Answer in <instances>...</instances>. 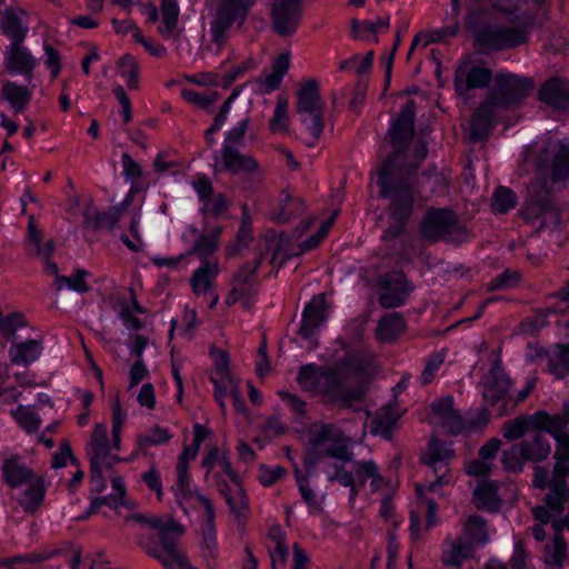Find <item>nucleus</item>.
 Masks as SVG:
<instances>
[{
  "label": "nucleus",
  "mask_w": 569,
  "mask_h": 569,
  "mask_svg": "<svg viewBox=\"0 0 569 569\" xmlns=\"http://www.w3.org/2000/svg\"><path fill=\"white\" fill-rule=\"evenodd\" d=\"M28 488L23 491L20 506L27 512H33L42 503L46 495L44 479L42 476H37L31 481L27 482Z\"/></svg>",
  "instance_id": "nucleus-38"
},
{
  "label": "nucleus",
  "mask_w": 569,
  "mask_h": 569,
  "mask_svg": "<svg viewBox=\"0 0 569 569\" xmlns=\"http://www.w3.org/2000/svg\"><path fill=\"white\" fill-rule=\"evenodd\" d=\"M130 202L131 198L128 196L121 203L110 207L107 211L102 212L98 211L92 203H89L83 211V226L94 231L102 228L112 230Z\"/></svg>",
  "instance_id": "nucleus-18"
},
{
  "label": "nucleus",
  "mask_w": 569,
  "mask_h": 569,
  "mask_svg": "<svg viewBox=\"0 0 569 569\" xmlns=\"http://www.w3.org/2000/svg\"><path fill=\"white\" fill-rule=\"evenodd\" d=\"M43 351L41 339H27L21 342H12L9 348V359L12 365L29 366L37 361Z\"/></svg>",
  "instance_id": "nucleus-28"
},
{
  "label": "nucleus",
  "mask_w": 569,
  "mask_h": 569,
  "mask_svg": "<svg viewBox=\"0 0 569 569\" xmlns=\"http://www.w3.org/2000/svg\"><path fill=\"white\" fill-rule=\"evenodd\" d=\"M526 420L529 427V430L533 432L543 431L553 435L555 432H559L563 429V422L560 418L556 416H550L548 412L540 410L533 415H526Z\"/></svg>",
  "instance_id": "nucleus-39"
},
{
  "label": "nucleus",
  "mask_w": 569,
  "mask_h": 569,
  "mask_svg": "<svg viewBox=\"0 0 569 569\" xmlns=\"http://www.w3.org/2000/svg\"><path fill=\"white\" fill-rule=\"evenodd\" d=\"M269 250H272L270 262L273 263L280 251V246L276 243L274 238L266 239L264 246L259 247L257 257L253 262L244 263L232 277L231 283L234 287H240L241 289L248 291V296L251 298L256 296L258 291L256 287V273L264 260V252Z\"/></svg>",
  "instance_id": "nucleus-11"
},
{
  "label": "nucleus",
  "mask_w": 569,
  "mask_h": 569,
  "mask_svg": "<svg viewBox=\"0 0 569 569\" xmlns=\"http://www.w3.org/2000/svg\"><path fill=\"white\" fill-rule=\"evenodd\" d=\"M6 70L10 74L20 73L30 80L37 66V60L23 43H10L4 52Z\"/></svg>",
  "instance_id": "nucleus-23"
},
{
  "label": "nucleus",
  "mask_w": 569,
  "mask_h": 569,
  "mask_svg": "<svg viewBox=\"0 0 569 569\" xmlns=\"http://www.w3.org/2000/svg\"><path fill=\"white\" fill-rule=\"evenodd\" d=\"M416 102L409 99L388 129L387 137L393 152L382 162L377 174L381 198L389 200V226L383 231L385 241H393L403 234L413 212L415 194L419 189L415 184L417 169L427 157L428 148L419 139L415 147V164L400 163L406 156L415 134Z\"/></svg>",
  "instance_id": "nucleus-1"
},
{
  "label": "nucleus",
  "mask_w": 569,
  "mask_h": 569,
  "mask_svg": "<svg viewBox=\"0 0 569 569\" xmlns=\"http://www.w3.org/2000/svg\"><path fill=\"white\" fill-rule=\"evenodd\" d=\"M401 413L396 405H387L370 421V430L373 435H380L386 440H391L393 429Z\"/></svg>",
  "instance_id": "nucleus-30"
},
{
  "label": "nucleus",
  "mask_w": 569,
  "mask_h": 569,
  "mask_svg": "<svg viewBox=\"0 0 569 569\" xmlns=\"http://www.w3.org/2000/svg\"><path fill=\"white\" fill-rule=\"evenodd\" d=\"M163 27H159L162 36L170 34L177 27L179 17V7L177 0H161L160 6Z\"/></svg>",
  "instance_id": "nucleus-52"
},
{
  "label": "nucleus",
  "mask_w": 569,
  "mask_h": 569,
  "mask_svg": "<svg viewBox=\"0 0 569 569\" xmlns=\"http://www.w3.org/2000/svg\"><path fill=\"white\" fill-rule=\"evenodd\" d=\"M28 322L22 312H12L8 316L0 318V333L1 336L11 343L17 341V331L20 328L27 327Z\"/></svg>",
  "instance_id": "nucleus-49"
},
{
  "label": "nucleus",
  "mask_w": 569,
  "mask_h": 569,
  "mask_svg": "<svg viewBox=\"0 0 569 569\" xmlns=\"http://www.w3.org/2000/svg\"><path fill=\"white\" fill-rule=\"evenodd\" d=\"M325 455L326 457L335 458L343 462H350L353 457V453L350 451L346 443L345 436L343 439L330 442L328 448L325 449Z\"/></svg>",
  "instance_id": "nucleus-62"
},
{
  "label": "nucleus",
  "mask_w": 569,
  "mask_h": 569,
  "mask_svg": "<svg viewBox=\"0 0 569 569\" xmlns=\"http://www.w3.org/2000/svg\"><path fill=\"white\" fill-rule=\"evenodd\" d=\"M171 438L172 435L167 428L154 425L143 433L137 436V449L132 453V458H136L140 453L147 456L151 446L166 445L171 440Z\"/></svg>",
  "instance_id": "nucleus-33"
},
{
  "label": "nucleus",
  "mask_w": 569,
  "mask_h": 569,
  "mask_svg": "<svg viewBox=\"0 0 569 569\" xmlns=\"http://www.w3.org/2000/svg\"><path fill=\"white\" fill-rule=\"evenodd\" d=\"M302 19L300 0H274L271 7V21L273 31L288 37L293 34Z\"/></svg>",
  "instance_id": "nucleus-10"
},
{
  "label": "nucleus",
  "mask_w": 569,
  "mask_h": 569,
  "mask_svg": "<svg viewBox=\"0 0 569 569\" xmlns=\"http://www.w3.org/2000/svg\"><path fill=\"white\" fill-rule=\"evenodd\" d=\"M305 211L306 204L301 197H292L283 192V197L280 201V210L274 214V220L284 223L302 214Z\"/></svg>",
  "instance_id": "nucleus-40"
},
{
  "label": "nucleus",
  "mask_w": 569,
  "mask_h": 569,
  "mask_svg": "<svg viewBox=\"0 0 569 569\" xmlns=\"http://www.w3.org/2000/svg\"><path fill=\"white\" fill-rule=\"evenodd\" d=\"M482 397L490 406L506 400L511 388V380L505 372L499 361H495L482 380Z\"/></svg>",
  "instance_id": "nucleus-16"
},
{
  "label": "nucleus",
  "mask_w": 569,
  "mask_h": 569,
  "mask_svg": "<svg viewBox=\"0 0 569 569\" xmlns=\"http://www.w3.org/2000/svg\"><path fill=\"white\" fill-rule=\"evenodd\" d=\"M566 204V201L552 194L548 179H536L528 187V194L519 214L529 223L540 220L539 227H543L547 218L558 223Z\"/></svg>",
  "instance_id": "nucleus-3"
},
{
  "label": "nucleus",
  "mask_w": 569,
  "mask_h": 569,
  "mask_svg": "<svg viewBox=\"0 0 569 569\" xmlns=\"http://www.w3.org/2000/svg\"><path fill=\"white\" fill-rule=\"evenodd\" d=\"M118 71L127 81L129 89L136 90L139 88L140 66L137 59L131 54L122 56L118 63Z\"/></svg>",
  "instance_id": "nucleus-47"
},
{
  "label": "nucleus",
  "mask_w": 569,
  "mask_h": 569,
  "mask_svg": "<svg viewBox=\"0 0 569 569\" xmlns=\"http://www.w3.org/2000/svg\"><path fill=\"white\" fill-rule=\"evenodd\" d=\"M472 556V543L465 542L461 538H457V540L451 543L450 550L443 552L442 563L445 566L460 568L462 562Z\"/></svg>",
  "instance_id": "nucleus-42"
},
{
  "label": "nucleus",
  "mask_w": 569,
  "mask_h": 569,
  "mask_svg": "<svg viewBox=\"0 0 569 569\" xmlns=\"http://www.w3.org/2000/svg\"><path fill=\"white\" fill-rule=\"evenodd\" d=\"M463 533L470 540V543L485 545L488 542L486 520L478 515H472L467 519Z\"/></svg>",
  "instance_id": "nucleus-51"
},
{
  "label": "nucleus",
  "mask_w": 569,
  "mask_h": 569,
  "mask_svg": "<svg viewBox=\"0 0 569 569\" xmlns=\"http://www.w3.org/2000/svg\"><path fill=\"white\" fill-rule=\"evenodd\" d=\"M288 99L283 96H279L277 99V104L273 111V116L269 121L270 130L276 132H287L288 131Z\"/></svg>",
  "instance_id": "nucleus-56"
},
{
  "label": "nucleus",
  "mask_w": 569,
  "mask_h": 569,
  "mask_svg": "<svg viewBox=\"0 0 569 569\" xmlns=\"http://www.w3.org/2000/svg\"><path fill=\"white\" fill-rule=\"evenodd\" d=\"M382 292L379 295V303L382 308L392 309L402 306L410 295V288L403 272L388 273L380 282Z\"/></svg>",
  "instance_id": "nucleus-14"
},
{
  "label": "nucleus",
  "mask_w": 569,
  "mask_h": 569,
  "mask_svg": "<svg viewBox=\"0 0 569 569\" xmlns=\"http://www.w3.org/2000/svg\"><path fill=\"white\" fill-rule=\"evenodd\" d=\"M190 232L198 236V238L193 246L187 251V256H196L202 263L208 262L209 257L218 250V243L207 233H200L194 227H190Z\"/></svg>",
  "instance_id": "nucleus-44"
},
{
  "label": "nucleus",
  "mask_w": 569,
  "mask_h": 569,
  "mask_svg": "<svg viewBox=\"0 0 569 569\" xmlns=\"http://www.w3.org/2000/svg\"><path fill=\"white\" fill-rule=\"evenodd\" d=\"M502 437L508 441H516L521 439L527 432L529 427L526 420V415H521L512 420H507L502 425Z\"/></svg>",
  "instance_id": "nucleus-59"
},
{
  "label": "nucleus",
  "mask_w": 569,
  "mask_h": 569,
  "mask_svg": "<svg viewBox=\"0 0 569 569\" xmlns=\"http://www.w3.org/2000/svg\"><path fill=\"white\" fill-rule=\"evenodd\" d=\"M68 460H70L72 465L79 466V461L73 456L69 441L63 440L60 445V450L52 456L51 467L53 469L63 468L67 466Z\"/></svg>",
  "instance_id": "nucleus-63"
},
{
  "label": "nucleus",
  "mask_w": 569,
  "mask_h": 569,
  "mask_svg": "<svg viewBox=\"0 0 569 569\" xmlns=\"http://www.w3.org/2000/svg\"><path fill=\"white\" fill-rule=\"evenodd\" d=\"M289 67L290 56L289 53H282L272 61V72L267 74L263 79H259V81L263 83L268 92L273 91L280 87L282 78L287 73Z\"/></svg>",
  "instance_id": "nucleus-43"
},
{
  "label": "nucleus",
  "mask_w": 569,
  "mask_h": 569,
  "mask_svg": "<svg viewBox=\"0 0 569 569\" xmlns=\"http://www.w3.org/2000/svg\"><path fill=\"white\" fill-rule=\"evenodd\" d=\"M27 12L21 8H7L0 11V30L10 39V43H23L29 27Z\"/></svg>",
  "instance_id": "nucleus-22"
},
{
  "label": "nucleus",
  "mask_w": 569,
  "mask_h": 569,
  "mask_svg": "<svg viewBox=\"0 0 569 569\" xmlns=\"http://www.w3.org/2000/svg\"><path fill=\"white\" fill-rule=\"evenodd\" d=\"M89 276L90 273L87 270L77 269L74 273L69 277H58L53 286L57 291H60L63 287H68L78 293H86L90 290L89 284L86 282V278Z\"/></svg>",
  "instance_id": "nucleus-50"
},
{
  "label": "nucleus",
  "mask_w": 569,
  "mask_h": 569,
  "mask_svg": "<svg viewBox=\"0 0 569 569\" xmlns=\"http://www.w3.org/2000/svg\"><path fill=\"white\" fill-rule=\"evenodd\" d=\"M551 452V446L541 432H533L529 438L512 445L503 450L501 465L508 472L520 473L527 462L539 463L545 461Z\"/></svg>",
  "instance_id": "nucleus-6"
},
{
  "label": "nucleus",
  "mask_w": 569,
  "mask_h": 569,
  "mask_svg": "<svg viewBox=\"0 0 569 569\" xmlns=\"http://www.w3.org/2000/svg\"><path fill=\"white\" fill-rule=\"evenodd\" d=\"M533 89V80L510 72H498L488 98L502 111L518 108Z\"/></svg>",
  "instance_id": "nucleus-7"
},
{
  "label": "nucleus",
  "mask_w": 569,
  "mask_h": 569,
  "mask_svg": "<svg viewBox=\"0 0 569 569\" xmlns=\"http://www.w3.org/2000/svg\"><path fill=\"white\" fill-rule=\"evenodd\" d=\"M520 280L521 273L518 270L506 269L488 282L487 291L509 290L516 288L520 283Z\"/></svg>",
  "instance_id": "nucleus-53"
},
{
  "label": "nucleus",
  "mask_w": 569,
  "mask_h": 569,
  "mask_svg": "<svg viewBox=\"0 0 569 569\" xmlns=\"http://www.w3.org/2000/svg\"><path fill=\"white\" fill-rule=\"evenodd\" d=\"M339 439H343V432L335 425L320 421L312 423L309 429V443L313 448H321Z\"/></svg>",
  "instance_id": "nucleus-37"
},
{
  "label": "nucleus",
  "mask_w": 569,
  "mask_h": 569,
  "mask_svg": "<svg viewBox=\"0 0 569 569\" xmlns=\"http://www.w3.org/2000/svg\"><path fill=\"white\" fill-rule=\"evenodd\" d=\"M31 90L12 81H4L0 98L7 100L14 113L22 112L31 100Z\"/></svg>",
  "instance_id": "nucleus-36"
},
{
  "label": "nucleus",
  "mask_w": 569,
  "mask_h": 569,
  "mask_svg": "<svg viewBox=\"0 0 569 569\" xmlns=\"http://www.w3.org/2000/svg\"><path fill=\"white\" fill-rule=\"evenodd\" d=\"M455 457L451 448L443 446L442 441L432 438L428 445V450L420 457V462L430 467L433 473H438L443 468L448 469V462Z\"/></svg>",
  "instance_id": "nucleus-31"
},
{
  "label": "nucleus",
  "mask_w": 569,
  "mask_h": 569,
  "mask_svg": "<svg viewBox=\"0 0 569 569\" xmlns=\"http://www.w3.org/2000/svg\"><path fill=\"white\" fill-rule=\"evenodd\" d=\"M406 330V321L401 313L391 312L383 316L377 326L376 335L381 342H393Z\"/></svg>",
  "instance_id": "nucleus-32"
},
{
  "label": "nucleus",
  "mask_w": 569,
  "mask_h": 569,
  "mask_svg": "<svg viewBox=\"0 0 569 569\" xmlns=\"http://www.w3.org/2000/svg\"><path fill=\"white\" fill-rule=\"evenodd\" d=\"M537 356L547 362V370L556 379L569 376V343H556L541 349Z\"/></svg>",
  "instance_id": "nucleus-24"
},
{
  "label": "nucleus",
  "mask_w": 569,
  "mask_h": 569,
  "mask_svg": "<svg viewBox=\"0 0 569 569\" xmlns=\"http://www.w3.org/2000/svg\"><path fill=\"white\" fill-rule=\"evenodd\" d=\"M419 232L429 242L459 244L469 239L468 229L460 223L456 212L447 208L428 209L420 222Z\"/></svg>",
  "instance_id": "nucleus-5"
},
{
  "label": "nucleus",
  "mask_w": 569,
  "mask_h": 569,
  "mask_svg": "<svg viewBox=\"0 0 569 569\" xmlns=\"http://www.w3.org/2000/svg\"><path fill=\"white\" fill-rule=\"evenodd\" d=\"M59 549H41L38 551L23 553V555H17L13 557H7L0 559V567L4 569H19L22 566L27 565H36L41 563L43 561H47L58 555H60Z\"/></svg>",
  "instance_id": "nucleus-35"
},
{
  "label": "nucleus",
  "mask_w": 569,
  "mask_h": 569,
  "mask_svg": "<svg viewBox=\"0 0 569 569\" xmlns=\"http://www.w3.org/2000/svg\"><path fill=\"white\" fill-rule=\"evenodd\" d=\"M317 388L325 403L350 408L355 402L363 399L366 389L362 386L347 388L343 379L335 369L322 371L317 381Z\"/></svg>",
  "instance_id": "nucleus-9"
},
{
  "label": "nucleus",
  "mask_w": 569,
  "mask_h": 569,
  "mask_svg": "<svg viewBox=\"0 0 569 569\" xmlns=\"http://www.w3.org/2000/svg\"><path fill=\"white\" fill-rule=\"evenodd\" d=\"M328 310L329 305L326 295L319 293L313 296L303 309L298 335L306 340H311L327 321L329 317Z\"/></svg>",
  "instance_id": "nucleus-12"
},
{
  "label": "nucleus",
  "mask_w": 569,
  "mask_h": 569,
  "mask_svg": "<svg viewBox=\"0 0 569 569\" xmlns=\"http://www.w3.org/2000/svg\"><path fill=\"white\" fill-rule=\"evenodd\" d=\"M517 194L508 187H498L491 197V211L495 213H507L517 204Z\"/></svg>",
  "instance_id": "nucleus-48"
},
{
  "label": "nucleus",
  "mask_w": 569,
  "mask_h": 569,
  "mask_svg": "<svg viewBox=\"0 0 569 569\" xmlns=\"http://www.w3.org/2000/svg\"><path fill=\"white\" fill-rule=\"evenodd\" d=\"M12 415L18 425L28 433L36 432L41 425L40 417L29 407L20 405L12 410Z\"/></svg>",
  "instance_id": "nucleus-54"
},
{
  "label": "nucleus",
  "mask_w": 569,
  "mask_h": 569,
  "mask_svg": "<svg viewBox=\"0 0 569 569\" xmlns=\"http://www.w3.org/2000/svg\"><path fill=\"white\" fill-rule=\"evenodd\" d=\"M355 472L362 486L369 478L373 479V482L382 481L378 467L372 460L355 462Z\"/></svg>",
  "instance_id": "nucleus-60"
},
{
  "label": "nucleus",
  "mask_w": 569,
  "mask_h": 569,
  "mask_svg": "<svg viewBox=\"0 0 569 569\" xmlns=\"http://www.w3.org/2000/svg\"><path fill=\"white\" fill-rule=\"evenodd\" d=\"M499 109L488 97L475 110L470 123V138L472 141H485L496 123Z\"/></svg>",
  "instance_id": "nucleus-20"
},
{
  "label": "nucleus",
  "mask_w": 569,
  "mask_h": 569,
  "mask_svg": "<svg viewBox=\"0 0 569 569\" xmlns=\"http://www.w3.org/2000/svg\"><path fill=\"white\" fill-rule=\"evenodd\" d=\"M257 0H217L210 21L211 42L220 51L230 39L232 29L241 30Z\"/></svg>",
  "instance_id": "nucleus-4"
},
{
  "label": "nucleus",
  "mask_w": 569,
  "mask_h": 569,
  "mask_svg": "<svg viewBox=\"0 0 569 569\" xmlns=\"http://www.w3.org/2000/svg\"><path fill=\"white\" fill-rule=\"evenodd\" d=\"M138 542L149 556L159 560L167 569H186L190 565L189 559L179 549L173 550V552H166L167 556L164 557L160 547L152 538L142 536L139 538Z\"/></svg>",
  "instance_id": "nucleus-26"
},
{
  "label": "nucleus",
  "mask_w": 569,
  "mask_h": 569,
  "mask_svg": "<svg viewBox=\"0 0 569 569\" xmlns=\"http://www.w3.org/2000/svg\"><path fill=\"white\" fill-rule=\"evenodd\" d=\"M150 528L158 532L161 542V550L170 552L178 548V540L184 533V527L177 522L173 518L154 519L150 522Z\"/></svg>",
  "instance_id": "nucleus-27"
},
{
  "label": "nucleus",
  "mask_w": 569,
  "mask_h": 569,
  "mask_svg": "<svg viewBox=\"0 0 569 569\" xmlns=\"http://www.w3.org/2000/svg\"><path fill=\"white\" fill-rule=\"evenodd\" d=\"M498 483L488 481L473 490L472 501L478 510L496 512L500 509L501 500L498 497Z\"/></svg>",
  "instance_id": "nucleus-34"
},
{
  "label": "nucleus",
  "mask_w": 569,
  "mask_h": 569,
  "mask_svg": "<svg viewBox=\"0 0 569 569\" xmlns=\"http://www.w3.org/2000/svg\"><path fill=\"white\" fill-rule=\"evenodd\" d=\"M177 482L172 490L179 500V503H182V500L189 499L192 497V491L190 489V475H189V466L181 463H177Z\"/></svg>",
  "instance_id": "nucleus-55"
},
{
  "label": "nucleus",
  "mask_w": 569,
  "mask_h": 569,
  "mask_svg": "<svg viewBox=\"0 0 569 569\" xmlns=\"http://www.w3.org/2000/svg\"><path fill=\"white\" fill-rule=\"evenodd\" d=\"M2 480L10 488H19L31 481L38 475L23 463L22 457L12 455L3 460L1 466Z\"/></svg>",
  "instance_id": "nucleus-25"
},
{
  "label": "nucleus",
  "mask_w": 569,
  "mask_h": 569,
  "mask_svg": "<svg viewBox=\"0 0 569 569\" xmlns=\"http://www.w3.org/2000/svg\"><path fill=\"white\" fill-rule=\"evenodd\" d=\"M219 273L218 263L204 262L198 268L190 279V284L194 293L207 292L211 288V280Z\"/></svg>",
  "instance_id": "nucleus-41"
},
{
  "label": "nucleus",
  "mask_w": 569,
  "mask_h": 569,
  "mask_svg": "<svg viewBox=\"0 0 569 569\" xmlns=\"http://www.w3.org/2000/svg\"><path fill=\"white\" fill-rule=\"evenodd\" d=\"M372 356L363 350L348 352L339 362L340 367L355 375H362L369 370Z\"/></svg>",
  "instance_id": "nucleus-46"
},
{
  "label": "nucleus",
  "mask_w": 569,
  "mask_h": 569,
  "mask_svg": "<svg viewBox=\"0 0 569 569\" xmlns=\"http://www.w3.org/2000/svg\"><path fill=\"white\" fill-rule=\"evenodd\" d=\"M493 78L491 69L463 62L458 66L455 72V90L459 96H466L471 90L488 87Z\"/></svg>",
  "instance_id": "nucleus-13"
},
{
  "label": "nucleus",
  "mask_w": 569,
  "mask_h": 569,
  "mask_svg": "<svg viewBox=\"0 0 569 569\" xmlns=\"http://www.w3.org/2000/svg\"><path fill=\"white\" fill-rule=\"evenodd\" d=\"M532 21H525L517 27H488L479 30L475 44L482 51H502L516 48L528 41Z\"/></svg>",
  "instance_id": "nucleus-8"
},
{
  "label": "nucleus",
  "mask_w": 569,
  "mask_h": 569,
  "mask_svg": "<svg viewBox=\"0 0 569 569\" xmlns=\"http://www.w3.org/2000/svg\"><path fill=\"white\" fill-rule=\"evenodd\" d=\"M538 172V179H548V186L569 179V144L559 142L551 154L549 163L540 157Z\"/></svg>",
  "instance_id": "nucleus-15"
},
{
  "label": "nucleus",
  "mask_w": 569,
  "mask_h": 569,
  "mask_svg": "<svg viewBox=\"0 0 569 569\" xmlns=\"http://www.w3.org/2000/svg\"><path fill=\"white\" fill-rule=\"evenodd\" d=\"M214 479L218 491L224 497L231 511L237 516V518L242 516L249 508L248 497L242 483H233L234 495H232V488L219 473L214 475Z\"/></svg>",
  "instance_id": "nucleus-29"
},
{
  "label": "nucleus",
  "mask_w": 569,
  "mask_h": 569,
  "mask_svg": "<svg viewBox=\"0 0 569 569\" xmlns=\"http://www.w3.org/2000/svg\"><path fill=\"white\" fill-rule=\"evenodd\" d=\"M547 507L557 515H560L565 505L569 501V490H551L546 496Z\"/></svg>",
  "instance_id": "nucleus-64"
},
{
  "label": "nucleus",
  "mask_w": 569,
  "mask_h": 569,
  "mask_svg": "<svg viewBox=\"0 0 569 569\" xmlns=\"http://www.w3.org/2000/svg\"><path fill=\"white\" fill-rule=\"evenodd\" d=\"M296 110L309 136L302 133V142L312 148L320 140L323 129L325 103L321 100L319 83L311 79L303 82L297 91Z\"/></svg>",
  "instance_id": "nucleus-2"
},
{
  "label": "nucleus",
  "mask_w": 569,
  "mask_h": 569,
  "mask_svg": "<svg viewBox=\"0 0 569 569\" xmlns=\"http://www.w3.org/2000/svg\"><path fill=\"white\" fill-rule=\"evenodd\" d=\"M431 411L439 419V425L450 436L466 433V421L459 411L453 408V398L446 396L430 405Z\"/></svg>",
  "instance_id": "nucleus-19"
},
{
  "label": "nucleus",
  "mask_w": 569,
  "mask_h": 569,
  "mask_svg": "<svg viewBox=\"0 0 569 569\" xmlns=\"http://www.w3.org/2000/svg\"><path fill=\"white\" fill-rule=\"evenodd\" d=\"M538 100L555 110L569 111V80L552 77L538 90Z\"/></svg>",
  "instance_id": "nucleus-21"
},
{
  "label": "nucleus",
  "mask_w": 569,
  "mask_h": 569,
  "mask_svg": "<svg viewBox=\"0 0 569 569\" xmlns=\"http://www.w3.org/2000/svg\"><path fill=\"white\" fill-rule=\"evenodd\" d=\"M91 451L89 452V459L94 458L99 461H104L110 452V445L108 439L107 426L103 423H97L91 435Z\"/></svg>",
  "instance_id": "nucleus-45"
},
{
  "label": "nucleus",
  "mask_w": 569,
  "mask_h": 569,
  "mask_svg": "<svg viewBox=\"0 0 569 569\" xmlns=\"http://www.w3.org/2000/svg\"><path fill=\"white\" fill-rule=\"evenodd\" d=\"M214 169L231 174H241L258 172L260 166L253 157L241 153L234 146H222L220 164H216Z\"/></svg>",
  "instance_id": "nucleus-17"
},
{
  "label": "nucleus",
  "mask_w": 569,
  "mask_h": 569,
  "mask_svg": "<svg viewBox=\"0 0 569 569\" xmlns=\"http://www.w3.org/2000/svg\"><path fill=\"white\" fill-rule=\"evenodd\" d=\"M297 485L302 499L308 505L311 513H319L322 511L321 503L317 500L315 491L309 486L307 476H303L298 469L295 471Z\"/></svg>",
  "instance_id": "nucleus-57"
},
{
  "label": "nucleus",
  "mask_w": 569,
  "mask_h": 569,
  "mask_svg": "<svg viewBox=\"0 0 569 569\" xmlns=\"http://www.w3.org/2000/svg\"><path fill=\"white\" fill-rule=\"evenodd\" d=\"M199 199L203 202L202 210H206L209 206V200L213 196V186L211 180L206 174H198L192 182Z\"/></svg>",
  "instance_id": "nucleus-61"
},
{
  "label": "nucleus",
  "mask_w": 569,
  "mask_h": 569,
  "mask_svg": "<svg viewBox=\"0 0 569 569\" xmlns=\"http://www.w3.org/2000/svg\"><path fill=\"white\" fill-rule=\"evenodd\" d=\"M181 97L187 102L211 113L213 111L212 104L219 99V93L217 91H212L209 94H201L192 89H182Z\"/></svg>",
  "instance_id": "nucleus-58"
}]
</instances>
